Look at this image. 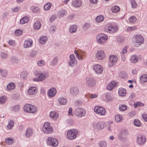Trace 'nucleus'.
<instances>
[{
    "instance_id": "f257e3e1",
    "label": "nucleus",
    "mask_w": 147,
    "mask_h": 147,
    "mask_svg": "<svg viewBox=\"0 0 147 147\" xmlns=\"http://www.w3.org/2000/svg\"><path fill=\"white\" fill-rule=\"evenodd\" d=\"M106 126L104 122L101 121L94 122L92 125L94 129L96 131L102 130Z\"/></svg>"
},
{
    "instance_id": "f03ea898",
    "label": "nucleus",
    "mask_w": 147,
    "mask_h": 147,
    "mask_svg": "<svg viewBox=\"0 0 147 147\" xmlns=\"http://www.w3.org/2000/svg\"><path fill=\"white\" fill-rule=\"evenodd\" d=\"M104 28L106 32L113 33L117 31V28L116 26H113L110 24H108L105 26Z\"/></svg>"
},
{
    "instance_id": "7ed1b4c3",
    "label": "nucleus",
    "mask_w": 147,
    "mask_h": 147,
    "mask_svg": "<svg viewBox=\"0 0 147 147\" xmlns=\"http://www.w3.org/2000/svg\"><path fill=\"white\" fill-rule=\"evenodd\" d=\"M42 129L44 132L46 134H51L53 131L52 127L48 122H46L44 124Z\"/></svg>"
},
{
    "instance_id": "20e7f679",
    "label": "nucleus",
    "mask_w": 147,
    "mask_h": 147,
    "mask_svg": "<svg viewBox=\"0 0 147 147\" xmlns=\"http://www.w3.org/2000/svg\"><path fill=\"white\" fill-rule=\"evenodd\" d=\"M78 134V132L77 130L75 129H70L67 132V137L70 140H74L76 138Z\"/></svg>"
},
{
    "instance_id": "39448f33",
    "label": "nucleus",
    "mask_w": 147,
    "mask_h": 147,
    "mask_svg": "<svg viewBox=\"0 0 147 147\" xmlns=\"http://www.w3.org/2000/svg\"><path fill=\"white\" fill-rule=\"evenodd\" d=\"M108 39V37L104 34H100L96 36V39L97 42L100 44H103Z\"/></svg>"
},
{
    "instance_id": "423d86ee",
    "label": "nucleus",
    "mask_w": 147,
    "mask_h": 147,
    "mask_svg": "<svg viewBox=\"0 0 147 147\" xmlns=\"http://www.w3.org/2000/svg\"><path fill=\"white\" fill-rule=\"evenodd\" d=\"M86 111L85 109L81 108H78L75 109L74 113L79 117H81L86 115Z\"/></svg>"
},
{
    "instance_id": "0eeeda50",
    "label": "nucleus",
    "mask_w": 147,
    "mask_h": 147,
    "mask_svg": "<svg viewBox=\"0 0 147 147\" xmlns=\"http://www.w3.org/2000/svg\"><path fill=\"white\" fill-rule=\"evenodd\" d=\"M36 75L37 77L38 78L39 81H44L49 76V74L45 71L38 73Z\"/></svg>"
},
{
    "instance_id": "6e6552de",
    "label": "nucleus",
    "mask_w": 147,
    "mask_h": 147,
    "mask_svg": "<svg viewBox=\"0 0 147 147\" xmlns=\"http://www.w3.org/2000/svg\"><path fill=\"white\" fill-rule=\"evenodd\" d=\"M127 134V130L125 129L121 130L120 134L119 135V139L122 142L126 141L127 140L126 136Z\"/></svg>"
},
{
    "instance_id": "1a4fd4ad",
    "label": "nucleus",
    "mask_w": 147,
    "mask_h": 147,
    "mask_svg": "<svg viewBox=\"0 0 147 147\" xmlns=\"http://www.w3.org/2000/svg\"><path fill=\"white\" fill-rule=\"evenodd\" d=\"M69 58L70 60L68 61V65L72 67L75 66L77 64V61L75 55L73 54H71Z\"/></svg>"
},
{
    "instance_id": "9d476101",
    "label": "nucleus",
    "mask_w": 147,
    "mask_h": 147,
    "mask_svg": "<svg viewBox=\"0 0 147 147\" xmlns=\"http://www.w3.org/2000/svg\"><path fill=\"white\" fill-rule=\"evenodd\" d=\"M94 111L96 113L102 115H105V109L100 107H95Z\"/></svg>"
},
{
    "instance_id": "9b49d317",
    "label": "nucleus",
    "mask_w": 147,
    "mask_h": 147,
    "mask_svg": "<svg viewBox=\"0 0 147 147\" xmlns=\"http://www.w3.org/2000/svg\"><path fill=\"white\" fill-rule=\"evenodd\" d=\"M47 142L49 145L54 146H57L58 144V142L55 138L51 137L48 138Z\"/></svg>"
},
{
    "instance_id": "f8f14e48",
    "label": "nucleus",
    "mask_w": 147,
    "mask_h": 147,
    "mask_svg": "<svg viewBox=\"0 0 147 147\" xmlns=\"http://www.w3.org/2000/svg\"><path fill=\"white\" fill-rule=\"evenodd\" d=\"M144 39L143 37L140 35L136 36L135 37V41L136 43V45L138 47L144 41Z\"/></svg>"
},
{
    "instance_id": "ddd939ff",
    "label": "nucleus",
    "mask_w": 147,
    "mask_h": 147,
    "mask_svg": "<svg viewBox=\"0 0 147 147\" xmlns=\"http://www.w3.org/2000/svg\"><path fill=\"white\" fill-rule=\"evenodd\" d=\"M96 84V81L93 78L91 77L87 78L86 79V84L92 87Z\"/></svg>"
},
{
    "instance_id": "4468645a",
    "label": "nucleus",
    "mask_w": 147,
    "mask_h": 147,
    "mask_svg": "<svg viewBox=\"0 0 147 147\" xmlns=\"http://www.w3.org/2000/svg\"><path fill=\"white\" fill-rule=\"evenodd\" d=\"M93 69L97 74H100L102 73L103 68L99 65L96 64L94 65Z\"/></svg>"
},
{
    "instance_id": "2eb2a0df",
    "label": "nucleus",
    "mask_w": 147,
    "mask_h": 147,
    "mask_svg": "<svg viewBox=\"0 0 147 147\" xmlns=\"http://www.w3.org/2000/svg\"><path fill=\"white\" fill-rule=\"evenodd\" d=\"M96 57L99 60H102L105 57V55L104 51L102 50L98 51L96 54Z\"/></svg>"
},
{
    "instance_id": "dca6fc26",
    "label": "nucleus",
    "mask_w": 147,
    "mask_h": 147,
    "mask_svg": "<svg viewBox=\"0 0 147 147\" xmlns=\"http://www.w3.org/2000/svg\"><path fill=\"white\" fill-rule=\"evenodd\" d=\"M146 141V138L144 136H139L137 137V142L139 145L143 144L145 143Z\"/></svg>"
},
{
    "instance_id": "f3484780",
    "label": "nucleus",
    "mask_w": 147,
    "mask_h": 147,
    "mask_svg": "<svg viewBox=\"0 0 147 147\" xmlns=\"http://www.w3.org/2000/svg\"><path fill=\"white\" fill-rule=\"evenodd\" d=\"M72 4L75 7H79L82 5V2L80 0H73Z\"/></svg>"
},
{
    "instance_id": "a211bd4d",
    "label": "nucleus",
    "mask_w": 147,
    "mask_h": 147,
    "mask_svg": "<svg viewBox=\"0 0 147 147\" xmlns=\"http://www.w3.org/2000/svg\"><path fill=\"white\" fill-rule=\"evenodd\" d=\"M56 92V89L54 88H52L48 90V94L49 97H52L55 95Z\"/></svg>"
},
{
    "instance_id": "6ab92c4d",
    "label": "nucleus",
    "mask_w": 147,
    "mask_h": 147,
    "mask_svg": "<svg viewBox=\"0 0 147 147\" xmlns=\"http://www.w3.org/2000/svg\"><path fill=\"white\" fill-rule=\"evenodd\" d=\"M70 92L72 94L75 95L79 93V91L77 87H72L70 89Z\"/></svg>"
},
{
    "instance_id": "aec40b11",
    "label": "nucleus",
    "mask_w": 147,
    "mask_h": 147,
    "mask_svg": "<svg viewBox=\"0 0 147 147\" xmlns=\"http://www.w3.org/2000/svg\"><path fill=\"white\" fill-rule=\"evenodd\" d=\"M117 85V84L114 81L109 83L107 85V90L111 91Z\"/></svg>"
},
{
    "instance_id": "412c9836",
    "label": "nucleus",
    "mask_w": 147,
    "mask_h": 147,
    "mask_svg": "<svg viewBox=\"0 0 147 147\" xmlns=\"http://www.w3.org/2000/svg\"><path fill=\"white\" fill-rule=\"evenodd\" d=\"M37 92V89L35 87H31L28 90V93L30 95L35 94Z\"/></svg>"
},
{
    "instance_id": "4be33fe9",
    "label": "nucleus",
    "mask_w": 147,
    "mask_h": 147,
    "mask_svg": "<svg viewBox=\"0 0 147 147\" xmlns=\"http://www.w3.org/2000/svg\"><path fill=\"white\" fill-rule=\"evenodd\" d=\"M118 58L116 55H112L109 57L110 62L112 63H115L117 61Z\"/></svg>"
},
{
    "instance_id": "5701e85b",
    "label": "nucleus",
    "mask_w": 147,
    "mask_h": 147,
    "mask_svg": "<svg viewBox=\"0 0 147 147\" xmlns=\"http://www.w3.org/2000/svg\"><path fill=\"white\" fill-rule=\"evenodd\" d=\"M32 45V40L25 41L24 43V47L27 48L31 47Z\"/></svg>"
},
{
    "instance_id": "b1692460",
    "label": "nucleus",
    "mask_w": 147,
    "mask_h": 147,
    "mask_svg": "<svg viewBox=\"0 0 147 147\" xmlns=\"http://www.w3.org/2000/svg\"><path fill=\"white\" fill-rule=\"evenodd\" d=\"M58 114L55 111H51L50 113V116L53 119H57L58 117Z\"/></svg>"
},
{
    "instance_id": "393cba45",
    "label": "nucleus",
    "mask_w": 147,
    "mask_h": 147,
    "mask_svg": "<svg viewBox=\"0 0 147 147\" xmlns=\"http://www.w3.org/2000/svg\"><path fill=\"white\" fill-rule=\"evenodd\" d=\"M33 134V131L32 129L30 128H28L26 131L25 135L27 137H29L31 136Z\"/></svg>"
},
{
    "instance_id": "a878e982",
    "label": "nucleus",
    "mask_w": 147,
    "mask_h": 147,
    "mask_svg": "<svg viewBox=\"0 0 147 147\" xmlns=\"http://www.w3.org/2000/svg\"><path fill=\"white\" fill-rule=\"evenodd\" d=\"M118 93L119 95L121 96H125L126 94L125 89L123 88L119 89Z\"/></svg>"
},
{
    "instance_id": "bb28decb",
    "label": "nucleus",
    "mask_w": 147,
    "mask_h": 147,
    "mask_svg": "<svg viewBox=\"0 0 147 147\" xmlns=\"http://www.w3.org/2000/svg\"><path fill=\"white\" fill-rule=\"evenodd\" d=\"M47 40V36H41L39 40V41L41 44H44L46 43Z\"/></svg>"
},
{
    "instance_id": "cd10ccee",
    "label": "nucleus",
    "mask_w": 147,
    "mask_h": 147,
    "mask_svg": "<svg viewBox=\"0 0 147 147\" xmlns=\"http://www.w3.org/2000/svg\"><path fill=\"white\" fill-rule=\"evenodd\" d=\"M77 27L75 25H74L71 26L69 28L70 32L71 33H73L76 32Z\"/></svg>"
},
{
    "instance_id": "c85d7f7f",
    "label": "nucleus",
    "mask_w": 147,
    "mask_h": 147,
    "mask_svg": "<svg viewBox=\"0 0 147 147\" xmlns=\"http://www.w3.org/2000/svg\"><path fill=\"white\" fill-rule=\"evenodd\" d=\"M29 21V18L28 17L25 16L20 19V22L21 24H24L27 23Z\"/></svg>"
},
{
    "instance_id": "c756f323",
    "label": "nucleus",
    "mask_w": 147,
    "mask_h": 147,
    "mask_svg": "<svg viewBox=\"0 0 147 147\" xmlns=\"http://www.w3.org/2000/svg\"><path fill=\"white\" fill-rule=\"evenodd\" d=\"M140 80L141 82L145 83L147 81V75L144 74L140 77Z\"/></svg>"
},
{
    "instance_id": "7c9ffc66",
    "label": "nucleus",
    "mask_w": 147,
    "mask_h": 147,
    "mask_svg": "<svg viewBox=\"0 0 147 147\" xmlns=\"http://www.w3.org/2000/svg\"><path fill=\"white\" fill-rule=\"evenodd\" d=\"M15 86L13 83H10L7 86V88L8 90L10 91L11 90L14 89L15 88Z\"/></svg>"
},
{
    "instance_id": "2f4dec72",
    "label": "nucleus",
    "mask_w": 147,
    "mask_h": 147,
    "mask_svg": "<svg viewBox=\"0 0 147 147\" xmlns=\"http://www.w3.org/2000/svg\"><path fill=\"white\" fill-rule=\"evenodd\" d=\"M67 13V12L66 10L63 9H61L59 10L58 14L59 16L62 17L65 16Z\"/></svg>"
},
{
    "instance_id": "473e14b6",
    "label": "nucleus",
    "mask_w": 147,
    "mask_h": 147,
    "mask_svg": "<svg viewBox=\"0 0 147 147\" xmlns=\"http://www.w3.org/2000/svg\"><path fill=\"white\" fill-rule=\"evenodd\" d=\"M11 61L14 63L18 64L20 61L18 58L16 57H12L10 58Z\"/></svg>"
},
{
    "instance_id": "72a5a7b5",
    "label": "nucleus",
    "mask_w": 147,
    "mask_h": 147,
    "mask_svg": "<svg viewBox=\"0 0 147 147\" xmlns=\"http://www.w3.org/2000/svg\"><path fill=\"white\" fill-rule=\"evenodd\" d=\"M31 105L30 104H26L24 107V110L26 112H27L29 113L30 111V109H31Z\"/></svg>"
},
{
    "instance_id": "f704fd0d",
    "label": "nucleus",
    "mask_w": 147,
    "mask_h": 147,
    "mask_svg": "<svg viewBox=\"0 0 147 147\" xmlns=\"http://www.w3.org/2000/svg\"><path fill=\"white\" fill-rule=\"evenodd\" d=\"M58 101L59 103L61 105L65 104L67 102L66 99L63 98H58Z\"/></svg>"
},
{
    "instance_id": "c9c22d12",
    "label": "nucleus",
    "mask_w": 147,
    "mask_h": 147,
    "mask_svg": "<svg viewBox=\"0 0 147 147\" xmlns=\"http://www.w3.org/2000/svg\"><path fill=\"white\" fill-rule=\"evenodd\" d=\"M106 97L108 101H111L113 100V95L111 93H107L106 95Z\"/></svg>"
},
{
    "instance_id": "e433bc0d",
    "label": "nucleus",
    "mask_w": 147,
    "mask_h": 147,
    "mask_svg": "<svg viewBox=\"0 0 147 147\" xmlns=\"http://www.w3.org/2000/svg\"><path fill=\"white\" fill-rule=\"evenodd\" d=\"M138 58L137 56L136 55H134L131 56V61L132 63H136L138 60Z\"/></svg>"
},
{
    "instance_id": "4c0bfd02",
    "label": "nucleus",
    "mask_w": 147,
    "mask_h": 147,
    "mask_svg": "<svg viewBox=\"0 0 147 147\" xmlns=\"http://www.w3.org/2000/svg\"><path fill=\"white\" fill-rule=\"evenodd\" d=\"M91 26L90 24V23H85L83 25L82 27L84 31L87 30Z\"/></svg>"
},
{
    "instance_id": "58836bf2",
    "label": "nucleus",
    "mask_w": 147,
    "mask_h": 147,
    "mask_svg": "<svg viewBox=\"0 0 147 147\" xmlns=\"http://www.w3.org/2000/svg\"><path fill=\"white\" fill-rule=\"evenodd\" d=\"M115 119L117 122H121L123 119V117L120 115H116L115 117Z\"/></svg>"
},
{
    "instance_id": "ea45409f",
    "label": "nucleus",
    "mask_w": 147,
    "mask_h": 147,
    "mask_svg": "<svg viewBox=\"0 0 147 147\" xmlns=\"http://www.w3.org/2000/svg\"><path fill=\"white\" fill-rule=\"evenodd\" d=\"M74 53L76 55V57L79 60H82L83 59V58L82 57V55H80L79 53L76 50H75Z\"/></svg>"
},
{
    "instance_id": "a19ab883",
    "label": "nucleus",
    "mask_w": 147,
    "mask_h": 147,
    "mask_svg": "<svg viewBox=\"0 0 147 147\" xmlns=\"http://www.w3.org/2000/svg\"><path fill=\"white\" fill-rule=\"evenodd\" d=\"M52 6V4L50 3H46L44 6V9L46 10H49Z\"/></svg>"
},
{
    "instance_id": "79ce46f5",
    "label": "nucleus",
    "mask_w": 147,
    "mask_h": 147,
    "mask_svg": "<svg viewBox=\"0 0 147 147\" xmlns=\"http://www.w3.org/2000/svg\"><path fill=\"white\" fill-rule=\"evenodd\" d=\"M14 122L13 121L10 120L8 122V124L7 126L8 128L9 129H11L13 126L14 125Z\"/></svg>"
},
{
    "instance_id": "37998d69",
    "label": "nucleus",
    "mask_w": 147,
    "mask_h": 147,
    "mask_svg": "<svg viewBox=\"0 0 147 147\" xmlns=\"http://www.w3.org/2000/svg\"><path fill=\"white\" fill-rule=\"evenodd\" d=\"M134 125L137 127H140L141 125V123L138 119H135L134 121Z\"/></svg>"
},
{
    "instance_id": "c03bdc74",
    "label": "nucleus",
    "mask_w": 147,
    "mask_h": 147,
    "mask_svg": "<svg viewBox=\"0 0 147 147\" xmlns=\"http://www.w3.org/2000/svg\"><path fill=\"white\" fill-rule=\"evenodd\" d=\"M104 19V17L102 16H97L96 18V20L97 22H100L102 21Z\"/></svg>"
},
{
    "instance_id": "a18cd8bd",
    "label": "nucleus",
    "mask_w": 147,
    "mask_h": 147,
    "mask_svg": "<svg viewBox=\"0 0 147 147\" xmlns=\"http://www.w3.org/2000/svg\"><path fill=\"white\" fill-rule=\"evenodd\" d=\"M34 26L35 29H39L40 27L41 24L39 22H36L34 24Z\"/></svg>"
},
{
    "instance_id": "49530a36",
    "label": "nucleus",
    "mask_w": 147,
    "mask_h": 147,
    "mask_svg": "<svg viewBox=\"0 0 147 147\" xmlns=\"http://www.w3.org/2000/svg\"><path fill=\"white\" fill-rule=\"evenodd\" d=\"M31 107V109H30V111H29V113H36L37 109V107L35 106H33L32 105Z\"/></svg>"
},
{
    "instance_id": "de8ad7c7",
    "label": "nucleus",
    "mask_w": 147,
    "mask_h": 147,
    "mask_svg": "<svg viewBox=\"0 0 147 147\" xmlns=\"http://www.w3.org/2000/svg\"><path fill=\"white\" fill-rule=\"evenodd\" d=\"M129 22L131 23H135L137 20V18L135 16H133L129 18Z\"/></svg>"
},
{
    "instance_id": "09e8293b",
    "label": "nucleus",
    "mask_w": 147,
    "mask_h": 147,
    "mask_svg": "<svg viewBox=\"0 0 147 147\" xmlns=\"http://www.w3.org/2000/svg\"><path fill=\"white\" fill-rule=\"evenodd\" d=\"M120 8L117 6H115L111 8V11L113 13H116L119 10Z\"/></svg>"
},
{
    "instance_id": "8fccbe9b",
    "label": "nucleus",
    "mask_w": 147,
    "mask_h": 147,
    "mask_svg": "<svg viewBox=\"0 0 147 147\" xmlns=\"http://www.w3.org/2000/svg\"><path fill=\"white\" fill-rule=\"evenodd\" d=\"M31 9L32 12L34 13H38L39 12V8L37 7H31Z\"/></svg>"
},
{
    "instance_id": "3c124183",
    "label": "nucleus",
    "mask_w": 147,
    "mask_h": 147,
    "mask_svg": "<svg viewBox=\"0 0 147 147\" xmlns=\"http://www.w3.org/2000/svg\"><path fill=\"white\" fill-rule=\"evenodd\" d=\"M27 76V73L26 71H23L20 74V77L21 79H25Z\"/></svg>"
},
{
    "instance_id": "603ef678",
    "label": "nucleus",
    "mask_w": 147,
    "mask_h": 147,
    "mask_svg": "<svg viewBox=\"0 0 147 147\" xmlns=\"http://www.w3.org/2000/svg\"><path fill=\"white\" fill-rule=\"evenodd\" d=\"M11 109L14 111H17L20 109V106L18 105H15L11 107Z\"/></svg>"
},
{
    "instance_id": "864d4df0",
    "label": "nucleus",
    "mask_w": 147,
    "mask_h": 147,
    "mask_svg": "<svg viewBox=\"0 0 147 147\" xmlns=\"http://www.w3.org/2000/svg\"><path fill=\"white\" fill-rule=\"evenodd\" d=\"M5 141L7 144L9 145L12 144L13 142V139L9 138L6 139Z\"/></svg>"
},
{
    "instance_id": "5fc2aeb1",
    "label": "nucleus",
    "mask_w": 147,
    "mask_h": 147,
    "mask_svg": "<svg viewBox=\"0 0 147 147\" xmlns=\"http://www.w3.org/2000/svg\"><path fill=\"white\" fill-rule=\"evenodd\" d=\"M130 3L131 4L132 8H135L137 7V5L136 1L134 0L131 1Z\"/></svg>"
},
{
    "instance_id": "6e6d98bb",
    "label": "nucleus",
    "mask_w": 147,
    "mask_h": 147,
    "mask_svg": "<svg viewBox=\"0 0 147 147\" xmlns=\"http://www.w3.org/2000/svg\"><path fill=\"white\" fill-rule=\"evenodd\" d=\"M58 61V58L57 57H55L52 60L51 64L52 65H56Z\"/></svg>"
},
{
    "instance_id": "4d7b16f0",
    "label": "nucleus",
    "mask_w": 147,
    "mask_h": 147,
    "mask_svg": "<svg viewBox=\"0 0 147 147\" xmlns=\"http://www.w3.org/2000/svg\"><path fill=\"white\" fill-rule=\"evenodd\" d=\"M37 64L40 66H42L45 65V63L43 60L38 61L37 62Z\"/></svg>"
},
{
    "instance_id": "13d9d810",
    "label": "nucleus",
    "mask_w": 147,
    "mask_h": 147,
    "mask_svg": "<svg viewBox=\"0 0 147 147\" xmlns=\"http://www.w3.org/2000/svg\"><path fill=\"white\" fill-rule=\"evenodd\" d=\"M99 144L101 147H107L106 142L104 141L100 142L99 143Z\"/></svg>"
},
{
    "instance_id": "bf43d9fd",
    "label": "nucleus",
    "mask_w": 147,
    "mask_h": 147,
    "mask_svg": "<svg viewBox=\"0 0 147 147\" xmlns=\"http://www.w3.org/2000/svg\"><path fill=\"white\" fill-rule=\"evenodd\" d=\"M127 107L125 105H119V109L121 111H124L127 109Z\"/></svg>"
},
{
    "instance_id": "052dcab7",
    "label": "nucleus",
    "mask_w": 147,
    "mask_h": 147,
    "mask_svg": "<svg viewBox=\"0 0 147 147\" xmlns=\"http://www.w3.org/2000/svg\"><path fill=\"white\" fill-rule=\"evenodd\" d=\"M137 29V27L136 26L132 27H128L127 29V30L128 31L134 30Z\"/></svg>"
},
{
    "instance_id": "680f3d73",
    "label": "nucleus",
    "mask_w": 147,
    "mask_h": 147,
    "mask_svg": "<svg viewBox=\"0 0 147 147\" xmlns=\"http://www.w3.org/2000/svg\"><path fill=\"white\" fill-rule=\"evenodd\" d=\"M6 100V98L5 96H2L0 97V103L1 104L4 103Z\"/></svg>"
},
{
    "instance_id": "e2e57ef3",
    "label": "nucleus",
    "mask_w": 147,
    "mask_h": 147,
    "mask_svg": "<svg viewBox=\"0 0 147 147\" xmlns=\"http://www.w3.org/2000/svg\"><path fill=\"white\" fill-rule=\"evenodd\" d=\"M15 34L17 36H19L21 35L22 34V32L20 29L16 30L15 31Z\"/></svg>"
},
{
    "instance_id": "0e129e2a",
    "label": "nucleus",
    "mask_w": 147,
    "mask_h": 147,
    "mask_svg": "<svg viewBox=\"0 0 147 147\" xmlns=\"http://www.w3.org/2000/svg\"><path fill=\"white\" fill-rule=\"evenodd\" d=\"M37 53V52L36 51H33L30 53V56L31 57H34L36 55Z\"/></svg>"
},
{
    "instance_id": "69168bd1",
    "label": "nucleus",
    "mask_w": 147,
    "mask_h": 147,
    "mask_svg": "<svg viewBox=\"0 0 147 147\" xmlns=\"http://www.w3.org/2000/svg\"><path fill=\"white\" fill-rule=\"evenodd\" d=\"M82 102L80 100H78L75 102V105L77 107H79L82 105Z\"/></svg>"
},
{
    "instance_id": "338daca9",
    "label": "nucleus",
    "mask_w": 147,
    "mask_h": 147,
    "mask_svg": "<svg viewBox=\"0 0 147 147\" xmlns=\"http://www.w3.org/2000/svg\"><path fill=\"white\" fill-rule=\"evenodd\" d=\"M1 58L3 59H6L7 57V54L4 53H1Z\"/></svg>"
},
{
    "instance_id": "774afa93",
    "label": "nucleus",
    "mask_w": 147,
    "mask_h": 147,
    "mask_svg": "<svg viewBox=\"0 0 147 147\" xmlns=\"http://www.w3.org/2000/svg\"><path fill=\"white\" fill-rule=\"evenodd\" d=\"M1 73L2 74V76H5L7 74V71L5 70H4L2 71Z\"/></svg>"
}]
</instances>
